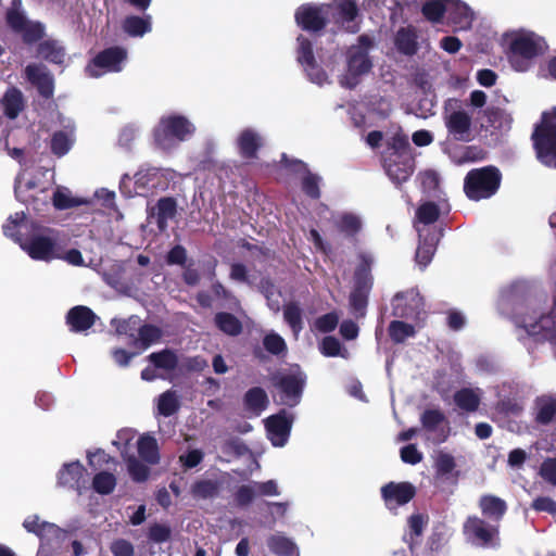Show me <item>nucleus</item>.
Segmentation results:
<instances>
[{
	"mask_svg": "<svg viewBox=\"0 0 556 556\" xmlns=\"http://www.w3.org/2000/svg\"><path fill=\"white\" fill-rule=\"evenodd\" d=\"M27 227L24 212L11 215L3 225V232L12 238L34 260L51 261L61 258L59 233L54 229L31 223L28 239H23L16 229Z\"/></svg>",
	"mask_w": 556,
	"mask_h": 556,
	"instance_id": "f257e3e1",
	"label": "nucleus"
},
{
	"mask_svg": "<svg viewBox=\"0 0 556 556\" xmlns=\"http://www.w3.org/2000/svg\"><path fill=\"white\" fill-rule=\"evenodd\" d=\"M358 10L355 0H333L330 4L302 5L295 13V21L305 30L317 31L326 23L334 22L346 31L356 33Z\"/></svg>",
	"mask_w": 556,
	"mask_h": 556,
	"instance_id": "f03ea898",
	"label": "nucleus"
},
{
	"mask_svg": "<svg viewBox=\"0 0 556 556\" xmlns=\"http://www.w3.org/2000/svg\"><path fill=\"white\" fill-rule=\"evenodd\" d=\"M509 47L508 59L511 66L518 72H526L534 58L541 55L545 49V40L539 35L519 30L507 36Z\"/></svg>",
	"mask_w": 556,
	"mask_h": 556,
	"instance_id": "7ed1b4c3",
	"label": "nucleus"
},
{
	"mask_svg": "<svg viewBox=\"0 0 556 556\" xmlns=\"http://www.w3.org/2000/svg\"><path fill=\"white\" fill-rule=\"evenodd\" d=\"M371 40L363 35L358 38V45L352 46L346 52V68L339 77L342 87L353 89L372 68L371 59L368 51L371 47Z\"/></svg>",
	"mask_w": 556,
	"mask_h": 556,
	"instance_id": "20e7f679",
	"label": "nucleus"
},
{
	"mask_svg": "<svg viewBox=\"0 0 556 556\" xmlns=\"http://www.w3.org/2000/svg\"><path fill=\"white\" fill-rule=\"evenodd\" d=\"M532 140L538 160L546 166L556 167V109L543 113Z\"/></svg>",
	"mask_w": 556,
	"mask_h": 556,
	"instance_id": "39448f33",
	"label": "nucleus"
},
{
	"mask_svg": "<svg viewBox=\"0 0 556 556\" xmlns=\"http://www.w3.org/2000/svg\"><path fill=\"white\" fill-rule=\"evenodd\" d=\"M193 124L184 116L163 117L154 131L156 144L163 150H170L187 140L194 132Z\"/></svg>",
	"mask_w": 556,
	"mask_h": 556,
	"instance_id": "423d86ee",
	"label": "nucleus"
},
{
	"mask_svg": "<svg viewBox=\"0 0 556 556\" xmlns=\"http://www.w3.org/2000/svg\"><path fill=\"white\" fill-rule=\"evenodd\" d=\"M466 541L480 548H497L501 545L500 526L478 516H469L463 526Z\"/></svg>",
	"mask_w": 556,
	"mask_h": 556,
	"instance_id": "0eeeda50",
	"label": "nucleus"
},
{
	"mask_svg": "<svg viewBox=\"0 0 556 556\" xmlns=\"http://www.w3.org/2000/svg\"><path fill=\"white\" fill-rule=\"evenodd\" d=\"M501 174L494 167H483L469 172L465 178V192L472 200L486 199L500 187Z\"/></svg>",
	"mask_w": 556,
	"mask_h": 556,
	"instance_id": "6e6552de",
	"label": "nucleus"
},
{
	"mask_svg": "<svg viewBox=\"0 0 556 556\" xmlns=\"http://www.w3.org/2000/svg\"><path fill=\"white\" fill-rule=\"evenodd\" d=\"M372 257L369 254L361 255V264L355 271V289L350 295V304L357 317L365 314L367 293L371 287L370 265Z\"/></svg>",
	"mask_w": 556,
	"mask_h": 556,
	"instance_id": "1a4fd4ad",
	"label": "nucleus"
},
{
	"mask_svg": "<svg viewBox=\"0 0 556 556\" xmlns=\"http://www.w3.org/2000/svg\"><path fill=\"white\" fill-rule=\"evenodd\" d=\"M127 51L121 47L108 48L98 53L87 65L86 72L90 77L98 78L106 73H117L124 67Z\"/></svg>",
	"mask_w": 556,
	"mask_h": 556,
	"instance_id": "9d476101",
	"label": "nucleus"
},
{
	"mask_svg": "<svg viewBox=\"0 0 556 556\" xmlns=\"http://www.w3.org/2000/svg\"><path fill=\"white\" fill-rule=\"evenodd\" d=\"M298 61L304 67L307 77L314 84L323 86L329 83L328 74L323 71L316 63L311 40L300 35L298 37Z\"/></svg>",
	"mask_w": 556,
	"mask_h": 556,
	"instance_id": "9b49d317",
	"label": "nucleus"
},
{
	"mask_svg": "<svg viewBox=\"0 0 556 556\" xmlns=\"http://www.w3.org/2000/svg\"><path fill=\"white\" fill-rule=\"evenodd\" d=\"M167 170L149 167L140 169L135 175L136 194H146L151 190H164L167 187Z\"/></svg>",
	"mask_w": 556,
	"mask_h": 556,
	"instance_id": "f8f14e48",
	"label": "nucleus"
},
{
	"mask_svg": "<svg viewBox=\"0 0 556 556\" xmlns=\"http://www.w3.org/2000/svg\"><path fill=\"white\" fill-rule=\"evenodd\" d=\"M293 417L286 410L270 416L266 420L267 437L274 446H283L290 435Z\"/></svg>",
	"mask_w": 556,
	"mask_h": 556,
	"instance_id": "ddd939ff",
	"label": "nucleus"
},
{
	"mask_svg": "<svg viewBox=\"0 0 556 556\" xmlns=\"http://www.w3.org/2000/svg\"><path fill=\"white\" fill-rule=\"evenodd\" d=\"M422 428L429 433L428 439L434 443L446 441L450 435V426L443 413L438 409H428L421 415Z\"/></svg>",
	"mask_w": 556,
	"mask_h": 556,
	"instance_id": "4468645a",
	"label": "nucleus"
},
{
	"mask_svg": "<svg viewBox=\"0 0 556 556\" xmlns=\"http://www.w3.org/2000/svg\"><path fill=\"white\" fill-rule=\"evenodd\" d=\"M384 167L390 179L395 184H401L413 174L414 162L407 153L394 151L386 159Z\"/></svg>",
	"mask_w": 556,
	"mask_h": 556,
	"instance_id": "2eb2a0df",
	"label": "nucleus"
},
{
	"mask_svg": "<svg viewBox=\"0 0 556 556\" xmlns=\"http://www.w3.org/2000/svg\"><path fill=\"white\" fill-rule=\"evenodd\" d=\"M305 377L300 370L281 376L279 379L281 402L288 406H295L300 402Z\"/></svg>",
	"mask_w": 556,
	"mask_h": 556,
	"instance_id": "dca6fc26",
	"label": "nucleus"
},
{
	"mask_svg": "<svg viewBox=\"0 0 556 556\" xmlns=\"http://www.w3.org/2000/svg\"><path fill=\"white\" fill-rule=\"evenodd\" d=\"M60 125L63 129L58 130L51 138V150L58 156L65 155L75 141V126L72 119L59 114Z\"/></svg>",
	"mask_w": 556,
	"mask_h": 556,
	"instance_id": "f3484780",
	"label": "nucleus"
},
{
	"mask_svg": "<svg viewBox=\"0 0 556 556\" xmlns=\"http://www.w3.org/2000/svg\"><path fill=\"white\" fill-rule=\"evenodd\" d=\"M58 483L75 489L78 494H81L87 484L84 466L79 462L65 464L58 473Z\"/></svg>",
	"mask_w": 556,
	"mask_h": 556,
	"instance_id": "a211bd4d",
	"label": "nucleus"
},
{
	"mask_svg": "<svg viewBox=\"0 0 556 556\" xmlns=\"http://www.w3.org/2000/svg\"><path fill=\"white\" fill-rule=\"evenodd\" d=\"M386 505L395 509L400 505L408 503L415 495V488L408 482H390L381 489Z\"/></svg>",
	"mask_w": 556,
	"mask_h": 556,
	"instance_id": "6ab92c4d",
	"label": "nucleus"
},
{
	"mask_svg": "<svg viewBox=\"0 0 556 556\" xmlns=\"http://www.w3.org/2000/svg\"><path fill=\"white\" fill-rule=\"evenodd\" d=\"M448 134L459 141H468L471 137V116L462 110L453 111L445 116Z\"/></svg>",
	"mask_w": 556,
	"mask_h": 556,
	"instance_id": "aec40b11",
	"label": "nucleus"
},
{
	"mask_svg": "<svg viewBox=\"0 0 556 556\" xmlns=\"http://www.w3.org/2000/svg\"><path fill=\"white\" fill-rule=\"evenodd\" d=\"M446 14L456 30H467L475 18L472 10L459 0H446Z\"/></svg>",
	"mask_w": 556,
	"mask_h": 556,
	"instance_id": "412c9836",
	"label": "nucleus"
},
{
	"mask_svg": "<svg viewBox=\"0 0 556 556\" xmlns=\"http://www.w3.org/2000/svg\"><path fill=\"white\" fill-rule=\"evenodd\" d=\"M439 208L437 204L432 202L422 203L416 213L415 228L418 236L422 238L425 233H432L439 231L434 226H431L439 217Z\"/></svg>",
	"mask_w": 556,
	"mask_h": 556,
	"instance_id": "4be33fe9",
	"label": "nucleus"
},
{
	"mask_svg": "<svg viewBox=\"0 0 556 556\" xmlns=\"http://www.w3.org/2000/svg\"><path fill=\"white\" fill-rule=\"evenodd\" d=\"M421 307V299L415 291L397 294L393 300L394 315L397 317L418 316Z\"/></svg>",
	"mask_w": 556,
	"mask_h": 556,
	"instance_id": "5701e85b",
	"label": "nucleus"
},
{
	"mask_svg": "<svg viewBox=\"0 0 556 556\" xmlns=\"http://www.w3.org/2000/svg\"><path fill=\"white\" fill-rule=\"evenodd\" d=\"M25 74L27 79L38 88L43 97L49 98L52 96L53 78L43 65L30 64L26 67Z\"/></svg>",
	"mask_w": 556,
	"mask_h": 556,
	"instance_id": "b1692460",
	"label": "nucleus"
},
{
	"mask_svg": "<svg viewBox=\"0 0 556 556\" xmlns=\"http://www.w3.org/2000/svg\"><path fill=\"white\" fill-rule=\"evenodd\" d=\"M282 161L287 168H290L291 170H294L295 173H299V174H304V177H303L304 192L312 198H315V199L318 198L319 197V188H318L319 177L308 173L306 169V165L299 160L290 161L287 159L286 155H282Z\"/></svg>",
	"mask_w": 556,
	"mask_h": 556,
	"instance_id": "393cba45",
	"label": "nucleus"
},
{
	"mask_svg": "<svg viewBox=\"0 0 556 556\" xmlns=\"http://www.w3.org/2000/svg\"><path fill=\"white\" fill-rule=\"evenodd\" d=\"M66 319L72 331L84 332L94 324L97 316L87 306H75L68 312Z\"/></svg>",
	"mask_w": 556,
	"mask_h": 556,
	"instance_id": "a878e982",
	"label": "nucleus"
},
{
	"mask_svg": "<svg viewBox=\"0 0 556 556\" xmlns=\"http://www.w3.org/2000/svg\"><path fill=\"white\" fill-rule=\"evenodd\" d=\"M176 214V202L170 198L159 200L155 207L150 212L151 222H155L160 230H165L168 220L173 219Z\"/></svg>",
	"mask_w": 556,
	"mask_h": 556,
	"instance_id": "bb28decb",
	"label": "nucleus"
},
{
	"mask_svg": "<svg viewBox=\"0 0 556 556\" xmlns=\"http://www.w3.org/2000/svg\"><path fill=\"white\" fill-rule=\"evenodd\" d=\"M441 237V231H433L430 235L425 233L422 238L419 237V244L416 251V262L418 265L426 267L431 262L437 243Z\"/></svg>",
	"mask_w": 556,
	"mask_h": 556,
	"instance_id": "cd10ccee",
	"label": "nucleus"
},
{
	"mask_svg": "<svg viewBox=\"0 0 556 556\" xmlns=\"http://www.w3.org/2000/svg\"><path fill=\"white\" fill-rule=\"evenodd\" d=\"M479 507L484 517L489 521L498 525L500 520L506 513V503L500 497L493 495H484L479 501Z\"/></svg>",
	"mask_w": 556,
	"mask_h": 556,
	"instance_id": "c85d7f7f",
	"label": "nucleus"
},
{
	"mask_svg": "<svg viewBox=\"0 0 556 556\" xmlns=\"http://www.w3.org/2000/svg\"><path fill=\"white\" fill-rule=\"evenodd\" d=\"M266 544L269 551L278 556H292L298 552L294 541L282 532L270 534L266 540Z\"/></svg>",
	"mask_w": 556,
	"mask_h": 556,
	"instance_id": "c756f323",
	"label": "nucleus"
},
{
	"mask_svg": "<svg viewBox=\"0 0 556 556\" xmlns=\"http://www.w3.org/2000/svg\"><path fill=\"white\" fill-rule=\"evenodd\" d=\"M237 143L241 155L244 157H253L257 149L262 146L263 139L257 131L252 128H247L238 136Z\"/></svg>",
	"mask_w": 556,
	"mask_h": 556,
	"instance_id": "7c9ffc66",
	"label": "nucleus"
},
{
	"mask_svg": "<svg viewBox=\"0 0 556 556\" xmlns=\"http://www.w3.org/2000/svg\"><path fill=\"white\" fill-rule=\"evenodd\" d=\"M333 223L337 230L345 237H354L363 226L361 217L353 213L338 214L333 217Z\"/></svg>",
	"mask_w": 556,
	"mask_h": 556,
	"instance_id": "2f4dec72",
	"label": "nucleus"
},
{
	"mask_svg": "<svg viewBox=\"0 0 556 556\" xmlns=\"http://www.w3.org/2000/svg\"><path fill=\"white\" fill-rule=\"evenodd\" d=\"M481 395L482 391L478 388H465L455 393L454 401L460 409L475 412L479 406Z\"/></svg>",
	"mask_w": 556,
	"mask_h": 556,
	"instance_id": "473e14b6",
	"label": "nucleus"
},
{
	"mask_svg": "<svg viewBox=\"0 0 556 556\" xmlns=\"http://www.w3.org/2000/svg\"><path fill=\"white\" fill-rule=\"evenodd\" d=\"M53 205L58 210H66L77 207L87 203L81 198L74 197L71 190L66 187L59 186L53 193Z\"/></svg>",
	"mask_w": 556,
	"mask_h": 556,
	"instance_id": "72a5a7b5",
	"label": "nucleus"
},
{
	"mask_svg": "<svg viewBox=\"0 0 556 556\" xmlns=\"http://www.w3.org/2000/svg\"><path fill=\"white\" fill-rule=\"evenodd\" d=\"M124 30L132 37H142L151 31V16L146 17L128 16L124 21Z\"/></svg>",
	"mask_w": 556,
	"mask_h": 556,
	"instance_id": "f704fd0d",
	"label": "nucleus"
},
{
	"mask_svg": "<svg viewBox=\"0 0 556 556\" xmlns=\"http://www.w3.org/2000/svg\"><path fill=\"white\" fill-rule=\"evenodd\" d=\"M2 101L7 116L15 118L23 108V97L21 91L15 88H7L2 97Z\"/></svg>",
	"mask_w": 556,
	"mask_h": 556,
	"instance_id": "c9c22d12",
	"label": "nucleus"
},
{
	"mask_svg": "<svg viewBox=\"0 0 556 556\" xmlns=\"http://www.w3.org/2000/svg\"><path fill=\"white\" fill-rule=\"evenodd\" d=\"M138 453L140 457L149 463L156 464L159 462V451L156 440L149 435H142L137 441Z\"/></svg>",
	"mask_w": 556,
	"mask_h": 556,
	"instance_id": "e433bc0d",
	"label": "nucleus"
},
{
	"mask_svg": "<svg viewBox=\"0 0 556 556\" xmlns=\"http://www.w3.org/2000/svg\"><path fill=\"white\" fill-rule=\"evenodd\" d=\"M40 190V191H43V189H40L37 185V182L28 177L26 175V173H22L17 176L16 178V181H15V194H16V198L21 201V202H28L30 199L35 198V194H27L28 191H33V190Z\"/></svg>",
	"mask_w": 556,
	"mask_h": 556,
	"instance_id": "4c0bfd02",
	"label": "nucleus"
},
{
	"mask_svg": "<svg viewBox=\"0 0 556 556\" xmlns=\"http://www.w3.org/2000/svg\"><path fill=\"white\" fill-rule=\"evenodd\" d=\"M38 536L47 545L58 546L65 539L66 533L54 523L41 522Z\"/></svg>",
	"mask_w": 556,
	"mask_h": 556,
	"instance_id": "58836bf2",
	"label": "nucleus"
},
{
	"mask_svg": "<svg viewBox=\"0 0 556 556\" xmlns=\"http://www.w3.org/2000/svg\"><path fill=\"white\" fill-rule=\"evenodd\" d=\"M149 361L156 369L163 370L165 374L170 372L177 366L176 354L168 350L150 354Z\"/></svg>",
	"mask_w": 556,
	"mask_h": 556,
	"instance_id": "ea45409f",
	"label": "nucleus"
},
{
	"mask_svg": "<svg viewBox=\"0 0 556 556\" xmlns=\"http://www.w3.org/2000/svg\"><path fill=\"white\" fill-rule=\"evenodd\" d=\"M161 334L162 332L160 328L152 325H141L140 323L135 345L147 349L151 344L157 342L161 338Z\"/></svg>",
	"mask_w": 556,
	"mask_h": 556,
	"instance_id": "a19ab883",
	"label": "nucleus"
},
{
	"mask_svg": "<svg viewBox=\"0 0 556 556\" xmlns=\"http://www.w3.org/2000/svg\"><path fill=\"white\" fill-rule=\"evenodd\" d=\"M38 54L40 58L55 64L63 63L65 58L64 49L55 41L42 42L39 46Z\"/></svg>",
	"mask_w": 556,
	"mask_h": 556,
	"instance_id": "79ce46f5",
	"label": "nucleus"
},
{
	"mask_svg": "<svg viewBox=\"0 0 556 556\" xmlns=\"http://www.w3.org/2000/svg\"><path fill=\"white\" fill-rule=\"evenodd\" d=\"M7 22L9 26L15 31H17L20 28H23V26H25L28 22L21 0H12L7 11Z\"/></svg>",
	"mask_w": 556,
	"mask_h": 556,
	"instance_id": "37998d69",
	"label": "nucleus"
},
{
	"mask_svg": "<svg viewBox=\"0 0 556 556\" xmlns=\"http://www.w3.org/2000/svg\"><path fill=\"white\" fill-rule=\"evenodd\" d=\"M536 420L547 424L556 419V399L543 396L536 402Z\"/></svg>",
	"mask_w": 556,
	"mask_h": 556,
	"instance_id": "c03bdc74",
	"label": "nucleus"
},
{
	"mask_svg": "<svg viewBox=\"0 0 556 556\" xmlns=\"http://www.w3.org/2000/svg\"><path fill=\"white\" fill-rule=\"evenodd\" d=\"M179 408V397L173 390L165 391L157 399V410L163 416H172Z\"/></svg>",
	"mask_w": 556,
	"mask_h": 556,
	"instance_id": "a18cd8bd",
	"label": "nucleus"
},
{
	"mask_svg": "<svg viewBox=\"0 0 556 556\" xmlns=\"http://www.w3.org/2000/svg\"><path fill=\"white\" fill-rule=\"evenodd\" d=\"M319 350L323 355L327 357L340 356L342 358H349V351L342 346L340 341L331 336L325 337L320 342Z\"/></svg>",
	"mask_w": 556,
	"mask_h": 556,
	"instance_id": "49530a36",
	"label": "nucleus"
},
{
	"mask_svg": "<svg viewBox=\"0 0 556 556\" xmlns=\"http://www.w3.org/2000/svg\"><path fill=\"white\" fill-rule=\"evenodd\" d=\"M217 327L229 336H237L241 332V323L229 313H218L215 317Z\"/></svg>",
	"mask_w": 556,
	"mask_h": 556,
	"instance_id": "de8ad7c7",
	"label": "nucleus"
},
{
	"mask_svg": "<svg viewBox=\"0 0 556 556\" xmlns=\"http://www.w3.org/2000/svg\"><path fill=\"white\" fill-rule=\"evenodd\" d=\"M283 317L286 323L292 329L294 336L298 337L300 331L303 329L302 311L300 306L295 303H289L285 306Z\"/></svg>",
	"mask_w": 556,
	"mask_h": 556,
	"instance_id": "09e8293b",
	"label": "nucleus"
},
{
	"mask_svg": "<svg viewBox=\"0 0 556 556\" xmlns=\"http://www.w3.org/2000/svg\"><path fill=\"white\" fill-rule=\"evenodd\" d=\"M112 324L115 326L116 332L118 334L128 336L132 340V343L135 344L140 324V318L138 316L134 315L130 316L128 319L123 320L113 319Z\"/></svg>",
	"mask_w": 556,
	"mask_h": 556,
	"instance_id": "8fccbe9b",
	"label": "nucleus"
},
{
	"mask_svg": "<svg viewBox=\"0 0 556 556\" xmlns=\"http://www.w3.org/2000/svg\"><path fill=\"white\" fill-rule=\"evenodd\" d=\"M396 47L405 54H413L416 50V36L413 29L401 28L395 38Z\"/></svg>",
	"mask_w": 556,
	"mask_h": 556,
	"instance_id": "3c124183",
	"label": "nucleus"
},
{
	"mask_svg": "<svg viewBox=\"0 0 556 556\" xmlns=\"http://www.w3.org/2000/svg\"><path fill=\"white\" fill-rule=\"evenodd\" d=\"M116 485V478L113 473L101 471L93 477L92 486L100 494H110Z\"/></svg>",
	"mask_w": 556,
	"mask_h": 556,
	"instance_id": "603ef678",
	"label": "nucleus"
},
{
	"mask_svg": "<svg viewBox=\"0 0 556 556\" xmlns=\"http://www.w3.org/2000/svg\"><path fill=\"white\" fill-rule=\"evenodd\" d=\"M245 404L247 406L256 413L262 412L267 404V395L266 392L261 388H252L245 394Z\"/></svg>",
	"mask_w": 556,
	"mask_h": 556,
	"instance_id": "864d4df0",
	"label": "nucleus"
},
{
	"mask_svg": "<svg viewBox=\"0 0 556 556\" xmlns=\"http://www.w3.org/2000/svg\"><path fill=\"white\" fill-rule=\"evenodd\" d=\"M425 16L432 21L439 22L444 13H446V0H430L422 7Z\"/></svg>",
	"mask_w": 556,
	"mask_h": 556,
	"instance_id": "5fc2aeb1",
	"label": "nucleus"
},
{
	"mask_svg": "<svg viewBox=\"0 0 556 556\" xmlns=\"http://www.w3.org/2000/svg\"><path fill=\"white\" fill-rule=\"evenodd\" d=\"M124 459L127 462V470L132 480L137 482L147 480L149 468L146 465L141 464L135 456L127 455Z\"/></svg>",
	"mask_w": 556,
	"mask_h": 556,
	"instance_id": "6e6d98bb",
	"label": "nucleus"
},
{
	"mask_svg": "<svg viewBox=\"0 0 556 556\" xmlns=\"http://www.w3.org/2000/svg\"><path fill=\"white\" fill-rule=\"evenodd\" d=\"M263 345L267 352L274 355H280L287 351L283 338L276 332L267 333L263 339Z\"/></svg>",
	"mask_w": 556,
	"mask_h": 556,
	"instance_id": "4d7b16f0",
	"label": "nucleus"
},
{
	"mask_svg": "<svg viewBox=\"0 0 556 556\" xmlns=\"http://www.w3.org/2000/svg\"><path fill=\"white\" fill-rule=\"evenodd\" d=\"M427 523V519L421 514H414L408 518V530H409V539L405 535V540L409 542L410 545L415 543V538H418L422 534L425 526Z\"/></svg>",
	"mask_w": 556,
	"mask_h": 556,
	"instance_id": "13d9d810",
	"label": "nucleus"
},
{
	"mask_svg": "<svg viewBox=\"0 0 556 556\" xmlns=\"http://www.w3.org/2000/svg\"><path fill=\"white\" fill-rule=\"evenodd\" d=\"M23 36L24 41L35 42L42 38L45 34V27L38 22L28 21L23 28L17 30Z\"/></svg>",
	"mask_w": 556,
	"mask_h": 556,
	"instance_id": "bf43d9fd",
	"label": "nucleus"
},
{
	"mask_svg": "<svg viewBox=\"0 0 556 556\" xmlns=\"http://www.w3.org/2000/svg\"><path fill=\"white\" fill-rule=\"evenodd\" d=\"M390 336L395 342H403L405 339L415 334L413 326L403 321H392L389 327Z\"/></svg>",
	"mask_w": 556,
	"mask_h": 556,
	"instance_id": "052dcab7",
	"label": "nucleus"
},
{
	"mask_svg": "<svg viewBox=\"0 0 556 556\" xmlns=\"http://www.w3.org/2000/svg\"><path fill=\"white\" fill-rule=\"evenodd\" d=\"M434 464L440 475H448L456 467L455 458L453 457V455L444 451H439L437 453Z\"/></svg>",
	"mask_w": 556,
	"mask_h": 556,
	"instance_id": "680f3d73",
	"label": "nucleus"
},
{
	"mask_svg": "<svg viewBox=\"0 0 556 556\" xmlns=\"http://www.w3.org/2000/svg\"><path fill=\"white\" fill-rule=\"evenodd\" d=\"M539 475L541 478L549 483L551 485H556V458L548 457L543 460L540 466Z\"/></svg>",
	"mask_w": 556,
	"mask_h": 556,
	"instance_id": "e2e57ef3",
	"label": "nucleus"
},
{
	"mask_svg": "<svg viewBox=\"0 0 556 556\" xmlns=\"http://www.w3.org/2000/svg\"><path fill=\"white\" fill-rule=\"evenodd\" d=\"M135 437L136 432L132 429H122L116 433V439L113 441V445L121 450L123 457L128 455L127 447Z\"/></svg>",
	"mask_w": 556,
	"mask_h": 556,
	"instance_id": "0e129e2a",
	"label": "nucleus"
},
{
	"mask_svg": "<svg viewBox=\"0 0 556 556\" xmlns=\"http://www.w3.org/2000/svg\"><path fill=\"white\" fill-rule=\"evenodd\" d=\"M339 323V316L336 313H328L315 320V328L320 332H330L336 329Z\"/></svg>",
	"mask_w": 556,
	"mask_h": 556,
	"instance_id": "69168bd1",
	"label": "nucleus"
},
{
	"mask_svg": "<svg viewBox=\"0 0 556 556\" xmlns=\"http://www.w3.org/2000/svg\"><path fill=\"white\" fill-rule=\"evenodd\" d=\"M256 495L257 490L255 488V482H253L252 484L241 485L237 491L236 498L240 505H248Z\"/></svg>",
	"mask_w": 556,
	"mask_h": 556,
	"instance_id": "338daca9",
	"label": "nucleus"
},
{
	"mask_svg": "<svg viewBox=\"0 0 556 556\" xmlns=\"http://www.w3.org/2000/svg\"><path fill=\"white\" fill-rule=\"evenodd\" d=\"M111 552L114 556H134V546L130 542L119 539L111 544Z\"/></svg>",
	"mask_w": 556,
	"mask_h": 556,
	"instance_id": "774afa93",
	"label": "nucleus"
}]
</instances>
